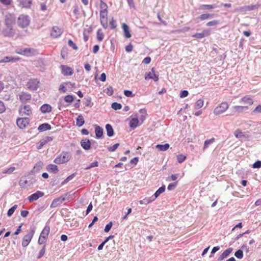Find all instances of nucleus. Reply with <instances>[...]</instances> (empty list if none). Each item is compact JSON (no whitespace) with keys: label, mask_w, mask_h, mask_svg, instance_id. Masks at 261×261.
<instances>
[{"label":"nucleus","mask_w":261,"mask_h":261,"mask_svg":"<svg viewBox=\"0 0 261 261\" xmlns=\"http://www.w3.org/2000/svg\"><path fill=\"white\" fill-rule=\"evenodd\" d=\"M15 18L12 14H9L6 15L5 19V28L3 33L6 36H10L13 34V26L15 24Z\"/></svg>","instance_id":"1"},{"label":"nucleus","mask_w":261,"mask_h":261,"mask_svg":"<svg viewBox=\"0 0 261 261\" xmlns=\"http://www.w3.org/2000/svg\"><path fill=\"white\" fill-rule=\"evenodd\" d=\"M71 155L68 152H62L54 161L57 164H63L68 162L71 159Z\"/></svg>","instance_id":"2"},{"label":"nucleus","mask_w":261,"mask_h":261,"mask_svg":"<svg viewBox=\"0 0 261 261\" xmlns=\"http://www.w3.org/2000/svg\"><path fill=\"white\" fill-rule=\"evenodd\" d=\"M228 108L229 105L227 102H222L215 108L213 113L216 115H219L225 112Z\"/></svg>","instance_id":"3"},{"label":"nucleus","mask_w":261,"mask_h":261,"mask_svg":"<svg viewBox=\"0 0 261 261\" xmlns=\"http://www.w3.org/2000/svg\"><path fill=\"white\" fill-rule=\"evenodd\" d=\"M240 103L242 104L244 107H247V110H249L250 106L253 104L254 101L250 95H246L240 100Z\"/></svg>","instance_id":"4"},{"label":"nucleus","mask_w":261,"mask_h":261,"mask_svg":"<svg viewBox=\"0 0 261 261\" xmlns=\"http://www.w3.org/2000/svg\"><path fill=\"white\" fill-rule=\"evenodd\" d=\"M18 25L21 28H24L28 27L30 23V19L28 16L21 15L17 20Z\"/></svg>","instance_id":"5"},{"label":"nucleus","mask_w":261,"mask_h":261,"mask_svg":"<svg viewBox=\"0 0 261 261\" xmlns=\"http://www.w3.org/2000/svg\"><path fill=\"white\" fill-rule=\"evenodd\" d=\"M108 11H100V21L103 28L106 29L108 28Z\"/></svg>","instance_id":"6"},{"label":"nucleus","mask_w":261,"mask_h":261,"mask_svg":"<svg viewBox=\"0 0 261 261\" xmlns=\"http://www.w3.org/2000/svg\"><path fill=\"white\" fill-rule=\"evenodd\" d=\"M19 114L21 116H31L32 114V111L30 106L29 105H25L24 106L20 107L19 109Z\"/></svg>","instance_id":"7"},{"label":"nucleus","mask_w":261,"mask_h":261,"mask_svg":"<svg viewBox=\"0 0 261 261\" xmlns=\"http://www.w3.org/2000/svg\"><path fill=\"white\" fill-rule=\"evenodd\" d=\"M30 119L28 118H19L17 119V126L21 129L25 128L29 124Z\"/></svg>","instance_id":"8"},{"label":"nucleus","mask_w":261,"mask_h":261,"mask_svg":"<svg viewBox=\"0 0 261 261\" xmlns=\"http://www.w3.org/2000/svg\"><path fill=\"white\" fill-rule=\"evenodd\" d=\"M18 96L19 100L22 103H26L31 100L32 98V96L30 93L24 91L20 92Z\"/></svg>","instance_id":"9"},{"label":"nucleus","mask_w":261,"mask_h":261,"mask_svg":"<svg viewBox=\"0 0 261 261\" xmlns=\"http://www.w3.org/2000/svg\"><path fill=\"white\" fill-rule=\"evenodd\" d=\"M145 79H152L155 82H157L159 80V75L155 74V69L152 68L151 71L146 72L145 75Z\"/></svg>","instance_id":"10"},{"label":"nucleus","mask_w":261,"mask_h":261,"mask_svg":"<svg viewBox=\"0 0 261 261\" xmlns=\"http://www.w3.org/2000/svg\"><path fill=\"white\" fill-rule=\"evenodd\" d=\"M39 82L37 79H31L27 83L28 88L31 90H35L39 87Z\"/></svg>","instance_id":"11"},{"label":"nucleus","mask_w":261,"mask_h":261,"mask_svg":"<svg viewBox=\"0 0 261 261\" xmlns=\"http://www.w3.org/2000/svg\"><path fill=\"white\" fill-rule=\"evenodd\" d=\"M63 31L62 28L57 26H54L52 28L50 33V36L54 38L60 37L63 33Z\"/></svg>","instance_id":"12"},{"label":"nucleus","mask_w":261,"mask_h":261,"mask_svg":"<svg viewBox=\"0 0 261 261\" xmlns=\"http://www.w3.org/2000/svg\"><path fill=\"white\" fill-rule=\"evenodd\" d=\"M33 231H31L23 237L22 240V245L23 247H26L29 244L33 237Z\"/></svg>","instance_id":"13"},{"label":"nucleus","mask_w":261,"mask_h":261,"mask_svg":"<svg viewBox=\"0 0 261 261\" xmlns=\"http://www.w3.org/2000/svg\"><path fill=\"white\" fill-rule=\"evenodd\" d=\"M60 68L62 71V73L64 75H71L73 73V69L67 66L66 65H61Z\"/></svg>","instance_id":"14"},{"label":"nucleus","mask_w":261,"mask_h":261,"mask_svg":"<svg viewBox=\"0 0 261 261\" xmlns=\"http://www.w3.org/2000/svg\"><path fill=\"white\" fill-rule=\"evenodd\" d=\"M44 193L42 192L38 191L29 197V201L33 202L34 201L37 200L38 199L42 197Z\"/></svg>","instance_id":"15"},{"label":"nucleus","mask_w":261,"mask_h":261,"mask_svg":"<svg viewBox=\"0 0 261 261\" xmlns=\"http://www.w3.org/2000/svg\"><path fill=\"white\" fill-rule=\"evenodd\" d=\"M20 60V58H13L11 57H5L3 59L0 61V63L16 62Z\"/></svg>","instance_id":"16"},{"label":"nucleus","mask_w":261,"mask_h":261,"mask_svg":"<svg viewBox=\"0 0 261 261\" xmlns=\"http://www.w3.org/2000/svg\"><path fill=\"white\" fill-rule=\"evenodd\" d=\"M122 28L124 32V36L126 38H130L132 35L130 33L128 25L126 23H123L122 24Z\"/></svg>","instance_id":"17"},{"label":"nucleus","mask_w":261,"mask_h":261,"mask_svg":"<svg viewBox=\"0 0 261 261\" xmlns=\"http://www.w3.org/2000/svg\"><path fill=\"white\" fill-rule=\"evenodd\" d=\"M81 145L85 150H88L91 148V142L88 139L82 140L81 142Z\"/></svg>","instance_id":"18"},{"label":"nucleus","mask_w":261,"mask_h":261,"mask_svg":"<svg viewBox=\"0 0 261 261\" xmlns=\"http://www.w3.org/2000/svg\"><path fill=\"white\" fill-rule=\"evenodd\" d=\"M35 54V50L33 49L30 48H25L23 49V53H20V55L25 56H31Z\"/></svg>","instance_id":"19"},{"label":"nucleus","mask_w":261,"mask_h":261,"mask_svg":"<svg viewBox=\"0 0 261 261\" xmlns=\"http://www.w3.org/2000/svg\"><path fill=\"white\" fill-rule=\"evenodd\" d=\"M232 248H229L226 249L220 256L219 260H222L226 258L232 251Z\"/></svg>","instance_id":"20"},{"label":"nucleus","mask_w":261,"mask_h":261,"mask_svg":"<svg viewBox=\"0 0 261 261\" xmlns=\"http://www.w3.org/2000/svg\"><path fill=\"white\" fill-rule=\"evenodd\" d=\"M46 170L49 172L54 173H57L59 170L57 165L55 164H49L46 167Z\"/></svg>","instance_id":"21"},{"label":"nucleus","mask_w":261,"mask_h":261,"mask_svg":"<svg viewBox=\"0 0 261 261\" xmlns=\"http://www.w3.org/2000/svg\"><path fill=\"white\" fill-rule=\"evenodd\" d=\"M20 4L24 8H30L32 4V0H18Z\"/></svg>","instance_id":"22"},{"label":"nucleus","mask_w":261,"mask_h":261,"mask_svg":"<svg viewBox=\"0 0 261 261\" xmlns=\"http://www.w3.org/2000/svg\"><path fill=\"white\" fill-rule=\"evenodd\" d=\"M51 110V107L48 104H44L40 108V111L43 113L50 112Z\"/></svg>","instance_id":"23"},{"label":"nucleus","mask_w":261,"mask_h":261,"mask_svg":"<svg viewBox=\"0 0 261 261\" xmlns=\"http://www.w3.org/2000/svg\"><path fill=\"white\" fill-rule=\"evenodd\" d=\"M63 200H64V198H58L55 199L53 201V202L50 205V207L54 208V207H56L58 206L59 205H60L61 203H62Z\"/></svg>","instance_id":"24"},{"label":"nucleus","mask_w":261,"mask_h":261,"mask_svg":"<svg viewBox=\"0 0 261 261\" xmlns=\"http://www.w3.org/2000/svg\"><path fill=\"white\" fill-rule=\"evenodd\" d=\"M50 232V227L49 226H45L41 232L40 235L44 238L47 239Z\"/></svg>","instance_id":"25"},{"label":"nucleus","mask_w":261,"mask_h":261,"mask_svg":"<svg viewBox=\"0 0 261 261\" xmlns=\"http://www.w3.org/2000/svg\"><path fill=\"white\" fill-rule=\"evenodd\" d=\"M95 132L97 138H101L103 135V129L98 125H95Z\"/></svg>","instance_id":"26"},{"label":"nucleus","mask_w":261,"mask_h":261,"mask_svg":"<svg viewBox=\"0 0 261 261\" xmlns=\"http://www.w3.org/2000/svg\"><path fill=\"white\" fill-rule=\"evenodd\" d=\"M233 109L236 112L239 113L247 111V107L243 106H235L233 107Z\"/></svg>","instance_id":"27"},{"label":"nucleus","mask_w":261,"mask_h":261,"mask_svg":"<svg viewBox=\"0 0 261 261\" xmlns=\"http://www.w3.org/2000/svg\"><path fill=\"white\" fill-rule=\"evenodd\" d=\"M50 129L51 126L48 123H43L38 127V130L40 132H43Z\"/></svg>","instance_id":"28"},{"label":"nucleus","mask_w":261,"mask_h":261,"mask_svg":"<svg viewBox=\"0 0 261 261\" xmlns=\"http://www.w3.org/2000/svg\"><path fill=\"white\" fill-rule=\"evenodd\" d=\"M139 120L137 118H132L129 122V126L131 128L134 129L138 125Z\"/></svg>","instance_id":"29"},{"label":"nucleus","mask_w":261,"mask_h":261,"mask_svg":"<svg viewBox=\"0 0 261 261\" xmlns=\"http://www.w3.org/2000/svg\"><path fill=\"white\" fill-rule=\"evenodd\" d=\"M106 128L107 135L109 137H112L114 135V130L112 128V126L110 124H107L106 125Z\"/></svg>","instance_id":"30"},{"label":"nucleus","mask_w":261,"mask_h":261,"mask_svg":"<svg viewBox=\"0 0 261 261\" xmlns=\"http://www.w3.org/2000/svg\"><path fill=\"white\" fill-rule=\"evenodd\" d=\"M169 144L168 143H166L164 145L162 144H157L156 145V148L159 149L160 151H164L168 150L169 148Z\"/></svg>","instance_id":"31"},{"label":"nucleus","mask_w":261,"mask_h":261,"mask_svg":"<svg viewBox=\"0 0 261 261\" xmlns=\"http://www.w3.org/2000/svg\"><path fill=\"white\" fill-rule=\"evenodd\" d=\"M85 120L82 115H79L76 118V124L79 127H81L84 125Z\"/></svg>","instance_id":"32"},{"label":"nucleus","mask_w":261,"mask_h":261,"mask_svg":"<svg viewBox=\"0 0 261 261\" xmlns=\"http://www.w3.org/2000/svg\"><path fill=\"white\" fill-rule=\"evenodd\" d=\"M165 191V186H163L162 187H160L154 193V199H156L157 197H158L160 194L164 193Z\"/></svg>","instance_id":"33"},{"label":"nucleus","mask_w":261,"mask_h":261,"mask_svg":"<svg viewBox=\"0 0 261 261\" xmlns=\"http://www.w3.org/2000/svg\"><path fill=\"white\" fill-rule=\"evenodd\" d=\"M97 39L99 41H102L104 38V34L101 29H98L96 33Z\"/></svg>","instance_id":"34"},{"label":"nucleus","mask_w":261,"mask_h":261,"mask_svg":"<svg viewBox=\"0 0 261 261\" xmlns=\"http://www.w3.org/2000/svg\"><path fill=\"white\" fill-rule=\"evenodd\" d=\"M234 135L237 138H242L245 137L244 134L240 129H237L234 131Z\"/></svg>","instance_id":"35"},{"label":"nucleus","mask_w":261,"mask_h":261,"mask_svg":"<svg viewBox=\"0 0 261 261\" xmlns=\"http://www.w3.org/2000/svg\"><path fill=\"white\" fill-rule=\"evenodd\" d=\"M258 7V6L257 5H250L245 6L243 8H242V9L245 11H250L257 9Z\"/></svg>","instance_id":"36"},{"label":"nucleus","mask_w":261,"mask_h":261,"mask_svg":"<svg viewBox=\"0 0 261 261\" xmlns=\"http://www.w3.org/2000/svg\"><path fill=\"white\" fill-rule=\"evenodd\" d=\"M215 139L214 138H212V139H209V140H206L204 142V143L203 150H205V149L208 148V146H209V145H210L211 144L214 143L215 142Z\"/></svg>","instance_id":"37"},{"label":"nucleus","mask_w":261,"mask_h":261,"mask_svg":"<svg viewBox=\"0 0 261 261\" xmlns=\"http://www.w3.org/2000/svg\"><path fill=\"white\" fill-rule=\"evenodd\" d=\"M204 101L202 99H199L197 100L195 103V108L196 109H199L202 108L203 106Z\"/></svg>","instance_id":"38"},{"label":"nucleus","mask_w":261,"mask_h":261,"mask_svg":"<svg viewBox=\"0 0 261 261\" xmlns=\"http://www.w3.org/2000/svg\"><path fill=\"white\" fill-rule=\"evenodd\" d=\"M100 11H108V7L107 4L106 3L103 2L102 1H100Z\"/></svg>","instance_id":"39"},{"label":"nucleus","mask_w":261,"mask_h":261,"mask_svg":"<svg viewBox=\"0 0 261 261\" xmlns=\"http://www.w3.org/2000/svg\"><path fill=\"white\" fill-rule=\"evenodd\" d=\"M103 91L109 96L112 95L114 92L113 87L111 86H108Z\"/></svg>","instance_id":"40"},{"label":"nucleus","mask_w":261,"mask_h":261,"mask_svg":"<svg viewBox=\"0 0 261 261\" xmlns=\"http://www.w3.org/2000/svg\"><path fill=\"white\" fill-rule=\"evenodd\" d=\"M53 138L50 137H47L44 139H43L40 141V147L43 146L45 144H46L47 142H50L52 141Z\"/></svg>","instance_id":"41"},{"label":"nucleus","mask_w":261,"mask_h":261,"mask_svg":"<svg viewBox=\"0 0 261 261\" xmlns=\"http://www.w3.org/2000/svg\"><path fill=\"white\" fill-rule=\"evenodd\" d=\"M186 159L187 156L183 154H180L177 155V162L179 163H182L186 160Z\"/></svg>","instance_id":"42"},{"label":"nucleus","mask_w":261,"mask_h":261,"mask_svg":"<svg viewBox=\"0 0 261 261\" xmlns=\"http://www.w3.org/2000/svg\"><path fill=\"white\" fill-rule=\"evenodd\" d=\"M17 206H18L17 204H15L11 208H10L7 212L8 216L11 217L13 214L16 209L17 208Z\"/></svg>","instance_id":"43"},{"label":"nucleus","mask_w":261,"mask_h":261,"mask_svg":"<svg viewBox=\"0 0 261 261\" xmlns=\"http://www.w3.org/2000/svg\"><path fill=\"white\" fill-rule=\"evenodd\" d=\"M211 16V15L210 14L205 13V14H202L200 15L199 16L198 18L200 19V20L203 21V20L208 19Z\"/></svg>","instance_id":"44"},{"label":"nucleus","mask_w":261,"mask_h":261,"mask_svg":"<svg viewBox=\"0 0 261 261\" xmlns=\"http://www.w3.org/2000/svg\"><path fill=\"white\" fill-rule=\"evenodd\" d=\"M154 200V199H152V200H150L149 198H144L143 200H141L139 201V203L140 204H147L149 203H150L151 201H153Z\"/></svg>","instance_id":"45"},{"label":"nucleus","mask_w":261,"mask_h":261,"mask_svg":"<svg viewBox=\"0 0 261 261\" xmlns=\"http://www.w3.org/2000/svg\"><path fill=\"white\" fill-rule=\"evenodd\" d=\"M234 255L237 258L242 259L243 257V251L241 249L238 250L235 252Z\"/></svg>","instance_id":"46"},{"label":"nucleus","mask_w":261,"mask_h":261,"mask_svg":"<svg viewBox=\"0 0 261 261\" xmlns=\"http://www.w3.org/2000/svg\"><path fill=\"white\" fill-rule=\"evenodd\" d=\"M64 100L66 102L71 103L74 100V97L71 95H67L64 97Z\"/></svg>","instance_id":"47"},{"label":"nucleus","mask_w":261,"mask_h":261,"mask_svg":"<svg viewBox=\"0 0 261 261\" xmlns=\"http://www.w3.org/2000/svg\"><path fill=\"white\" fill-rule=\"evenodd\" d=\"M111 107L115 110H118L122 108V105L117 102H113L112 104Z\"/></svg>","instance_id":"48"},{"label":"nucleus","mask_w":261,"mask_h":261,"mask_svg":"<svg viewBox=\"0 0 261 261\" xmlns=\"http://www.w3.org/2000/svg\"><path fill=\"white\" fill-rule=\"evenodd\" d=\"M219 23V21L217 20H213L206 23L207 27L215 26Z\"/></svg>","instance_id":"49"},{"label":"nucleus","mask_w":261,"mask_h":261,"mask_svg":"<svg viewBox=\"0 0 261 261\" xmlns=\"http://www.w3.org/2000/svg\"><path fill=\"white\" fill-rule=\"evenodd\" d=\"M215 8L216 7L214 5H203L201 6V9L202 10L213 9Z\"/></svg>","instance_id":"50"},{"label":"nucleus","mask_w":261,"mask_h":261,"mask_svg":"<svg viewBox=\"0 0 261 261\" xmlns=\"http://www.w3.org/2000/svg\"><path fill=\"white\" fill-rule=\"evenodd\" d=\"M15 170L14 167H11L7 169H6L3 171L4 174H11Z\"/></svg>","instance_id":"51"},{"label":"nucleus","mask_w":261,"mask_h":261,"mask_svg":"<svg viewBox=\"0 0 261 261\" xmlns=\"http://www.w3.org/2000/svg\"><path fill=\"white\" fill-rule=\"evenodd\" d=\"M68 44L70 47H71L74 50H77L78 47L71 40H69L68 41Z\"/></svg>","instance_id":"52"},{"label":"nucleus","mask_w":261,"mask_h":261,"mask_svg":"<svg viewBox=\"0 0 261 261\" xmlns=\"http://www.w3.org/2000/svg\"><path fill=\"white\" fill-rule=\"evenodd\" d=\"M178 177V174H172L170 177H168L167 179V180L168 181H175L176 180L177 178Z\"/></svg>","instance_id":"53"},{"label":"nucleus","mask_w":261,"mask_h":261,"mask_svg":"<svg viewBox=\"0 0 261 261\" xmlns=\"http://www.w3.org/2000/svg\"><path fill=\"white\" fill-rule=\"evenodd\" d=\"M177 181H176L174 183H171V184H169V185L168 186V187H167L168 190L169 191L173 190L177 186Z\"/></svg>","instance_id":"54"},{"label":"nucleus","mask_w":261,"mask_h":261,"mask_svg":"<svg viewBox=\"0 0 261 261\" xmlns=\"http://www.w3.org/2000/svg\"><path fill=\"white\" fill-rule=\"evenodd\" d=\"M203 37H206L210 35L211 31L208 29H204L201 32Z\"/></svg>","instance_id":"55"},{"label":"nucleus","mask_w":261,"mask_h":261,"mask_svg":"<svg viewBox=\"0 0 261 261\" xmlns=\"http://www.w3.org/2000/svg\"><path fill=\"white\" fill-rule=\"evenodd\" d=\"M112 225H113V223L112 222H110L108 224H107L105 228V229H104L105 231L106 232H109L110 230V229H111Z\"/></svg>","instance_id":"56"},{"label":"nucleus","mask_w":261,"mask_h":261,"mask_svg":"<svg viewBox=\"0 0 261 261\" xmlns=\"http://www.w3.org/2000/svg\"><path fill=\"white\" fill-rule=\"evenodd\" d=\"M98 166V162L95 161L94 162L91 163L90 165H89V166L85 168V169L88 170V169H89L93 168V167H97Z\"/></svg>","instance_id":"57"},{"label":"nucleus","mask_w":261,"mask_h":261,"mask_svg":"<svg viewBox=\"0 0 261 261\" xmlns=\"http://www.w3.org/2000/svg\"><path fill=\"white\" fill-rule=\"evenodd\" d=\"M252 113H261V105H258L252 112Z\"/></svg>","instance_id":"58"},{"label":"nucleus","mask_w":261,"mask_h":261,"mask_svg":"<svg viewBox=\"0 0 261 261\" xmlns=\"http://www.w3.org/2000/svg\"><path fill=\"white\" fill-rule=\"evenodd\" d=\"M119 145V143H116V144H114V145H113L112 146H110V147H108V150L110 151H114L118 148Z\"/></svg>","instance_id":"59"},{"label":"nucleus","mask_w":261,"mask_h":261,"mask_svg":"<svg viewBox=\"0 0 261 261\" xmlns=\"http://www.w3.org/2000/svg\"><path fill=\"white\" fill-rule=\"evenodd\" d=\"M0 2L4 5L9 6L11 5L12 0H0Z\"/></svg>","instance_id":"60"},{"label":"nucleus","mask_w":261,"mask_h":261,"mask_svg":"<svg viewBox=\"0 0 261 261\" xmlns=\"http://www.w3.org/2000/svg\"><path fill=\"white\" fill-rule=\"evenodd\" d=\"M6 110L4 102L0 100V114L3 113Z\"/></svg>","instance_id":"61"},{"label":"nucleus","mask_w":261,"mask_h":261,"mask_svg":"<svg viewBox=\"0 0 261 261\" xmlns=\"http://www.w3.org/2000/svg\"><path fill=\"white\" fill-rule=\"evenodd\" d=\"M110 24L111 29H114L117 27L116 21L113 18H112L111 21L110 22Z\"/></svg>","instance_id":"62"},{"label":"nucleus","mask_w":261,"mask_h":261,"mask_svg":"<svg viewBox=\"0 0 261 261\" xmlns=\"http://www.w3.org/2000/svg\"><path fill=\"white\" fill-rule=\"evenodd\" d=\"M124 94L127 97H132L134 96V94H133L132 92L129 90H124Z\"/></svg>","instance_id":"63"},{"label":"nucleus","mask_w":261,"mask_h":261,"mask_svg":"<svg viewBox=\"0 0 261 261\" xmlns=\"http://www.w3.org/2000/svg\"><path fill=\"white\" fill-rule=\"evenodd\" d=\"M261 167V161H257L255 162L253 165V168H259Z\"/></svg>","instance_id":"64"}]
</instances>
